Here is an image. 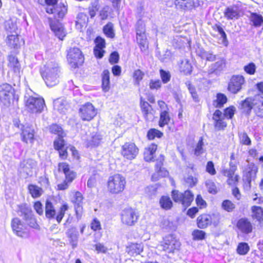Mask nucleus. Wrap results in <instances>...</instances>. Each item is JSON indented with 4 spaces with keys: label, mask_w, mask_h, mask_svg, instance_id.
I'll use <instances>...</instances> for the list:
<instances>
[{
    "label": "nucleus",
    "mask_w": 263,
    "mask_h": 263,
    "mask_svg": "<svg viewBox=\"0 0 263 263\" xmlns=\"http://www.w3.org/2000/svg\"><path fill=\"white\" fill-rule=\"evenodd\" d=\"M172 196L175 202L181 203L184 207L190 206L194 199L193 194L189 190L183 193L174 190L172 191Z\"/></svg>",
    "instance_id": "7"
},
{
    "label": "nucleus",
    "mask_w": 263,
    "mask_h": 263,
    "mask_svg": "<svg viewBox=\"0 0 263 263\" xmlns=\"http://www.w3.org/2000/svg\"><path fill=\"white\" fill-rule=\"evenodd\" d=\"M45 2L47 5L46 8L47 13H52L54 5L58 4V0H45Z\"/></svg>",
    "instance_id": "62"
},
{
    "label": "nucleus",
    "mask_w": 263,
    "mask_h": 263,
    "mask_svg": "<svg viewBox=\"0 0 263 263\" xmlns=\"http://www.w3.org/2000/svg\"><path fill=\"white\" fill-rule=\"evenodd\" d=\"M224 15L228 20H233L238 18V13L234 8L228 7L224 12Z\"/></svg>",
    "instance_id": "42"
},
{
    "label": "nucleus",
    "mask_w": 263,
    "mask_h": 263,
    "mask_svg": "<svg viewBox=\"0 0 263 263\" xmlns=\"http://www.w3.org/2000/svg\"><path fill=\"white\" fill-rule=\"evenodd\" d=\"M90 228L92 230L95 232L94 234L95 241L99 240L102 237V234L101 232L102 230V227L100 221L97 218H95L90 223Z\"/></svg>",
    "instance_id": "30"
},
{
    "label": "nucleus",
    "mask_w": 263,
    "mask_h": 263,
    "mask_svg": "<svg viewBox=\"0 0 263 263\" xmlns=\"http://www.w3.org/2000/svg\"><path fill=\"white\" fill-rule=\"evenodd\" d=\"M192 236L194 240H203L205 238V233L202 230H195L192 232Z\"/></svg>",
    "instance_id": "59"
},
{
    "label": "nucleus",
    "mask_w": 263,
    "mask_h": 263,
    "mask_svg": "<svg viewBox=\"0 0 263 263\" xmlns=\"http://www.w3.org/2000/svg\"><path fill=\"white\" fill-rule=\"evenodd\" d=\"M254 111L258 117L263 118V94L254 97Z\"/></svg>",
    "instance_id": "20"
},
{
    "label": "nucleus",
    "mask_w": 263,
    "mask_h": 263,
    "mask_svg": "<svg viewBox=\"0 0 263 263\" xmlns=\"http://www.w3.org/2000/svg\"><path fill=\"white\" fill-rule=\"evenodd\" d=\"M45 106L44 100L41 98L30 96L26 101L27 109L31 113L41 112Z\"/></svg>",
    "instance_id": "6"
},
{
    "label": "nucleus",
    "mask_w": 263,
    "mask_h": 263,
    "mask_svg": "<svg viewBox=\"0 0 263 263\" xmlns=\"http://www.w3.org/2000/svg\"><path fill=\"white\" fill-rule=\"evenodd\" d=\"M102 137L98 133L92 134L91 137L86 140V145L88 148H95L98 147L102 142Z\"/></svg>",
    "instance_id": "29"
},
{
    "label": "nucleus",
    "mask_w": 263,
    "mask_h": 263,
    "mask_svg": "<svg viewBox=\"0 0 263 263\" xmlns=\"http://www.w3.org/2000/svg\"><path fill=\"white\" fill-rule=\"evenodd\" d=\"M179 67L180 72L186 75L191 74L192 71V66L187 59L182 61Z\"/></svg>",
    "instance_id": "38"
},
{
    "label": "nucleus",
    "mask_w": 263,
    "mask_h": 263,
    "mask_svg": "<svg viewBox=\"0 0 263 263\" xmlns=\"http://www.w3.org/2000/svg\"><path fill=\"white\" fill-rule=\"evenodd\" d=\"M138 153V148L134 143H125L122 147V156L129 160L134 159Z\"/></svg>",
    "instance_id": "13"
},
{
    "label": "nucleus",
    "mask_w": 263,
    "mask_h": 263,
    "mask_svg": "<svg viewBox=\"0 0 263 263\" xmlns=\"http://www.w3.org/2000/svg\"><path fill=\"white\" fill-rule=\"evenodd\" d=\"M220 216L219 214H202L198 217L197 223L198 227L200 229H204L209 225L213 223L214 226H217L219 222Z\"/></svg>",
    "instance_id": "9"
},
{
    "label": "nucleus",
    "mask_w": 263,
    "mask_h": 263,
    "mask_svg": "<svg viewBox=\"0 0 263 263\" xmlns=\"http://www.w3.org/2000/svg\"><path fill=\"white\" fill-rule=\"evenodd\" d=\"M213 119L214 121V126L216 130L223 129L227 126V123L224 121L223 114L219 110H215L213 114Z\"/></svg>",
    "instance_id": "19"
},
{
    "label": "nucleus",
    "mask_w": 263,
    "mask_h": 263,
    "mask_svg": "<svg viewBox=\"0 0 263 263\" xmlns=\"http://www.w3.org/2000/svg\"><path fill=\"white\" fill-rule=\"evenodd\" d=\"M97 115V110L91 103L83 105V120L90 121Z\"/></svg>",
    "instance_id": "23"
},
{
    "label": "nucleus",
    "mask_w": 263,
    "mask_h": 263,
    "mask_svg": "<svg viewBox=\"0 0 263 263\" xmlns=\"http://www.w3.org/2000/svg\"><path fill=\"white\" fill-rule=\"evenodd\" d=\"M223 175L227 176L228 179L227 180L228 183L231 185H235L238 181V176L235 175L234 173L228 171H223Z\"/></svg>",
    "instance_id": "45"
},
{
    "label": "nucleus",
    "mask_w": 263,
    "mask_h": 263,
    "mask_svg": "<svg viewBox=\"0 0 263 263\" xmlns=\"http://www.w3.org/2000/svg\"><path fill=\"white\" fill-rule=\"evenodd\" d=\"M72 202L77 216L82 212V194L80 192H76L73 195Z\"/></svg>",
    "instance_id": "26"
},
{
    "label": "nucleus",
    "mask_w": 263,
    "mask_h": 263,
    "mask_svg": "<svg viewBox=\"0 0 263 263\" xmlns=\"http://www.w3.org/2000/svg\"><path fill=\"white\" fill-rule=\"evenodd\" d=\"M203 139L200 137L195 148V154L196 156H199L203 153Z\"/></svg>",
    "instance_id": "64"
},
{
    "label": "nucleus",
    "mask_w": 263,
    "mask_h": 263,
    "mask_svg": "<svg viewBox=\"0 0 263 263\" xmlns=\"http://www.w3.org/2000/svg\"><path fill=\"white\" fill-rule=\"evenodd\" d=\"M145 25L141 20H139L136 25L137 35H144L145 34Z\"/></svg>",
    "instance_id": "55"
},
{
    "label": "nucleus",
    "mask_w": 263,
    "mask_h": 263,
    "mask_svg": "<svg viewBox=\"0 0 263 263\" xmlns=\"http://www.w3.org/2000/svg\"><path fill=\"white\" fill-rule=\"evenodd\" d=\"M53 145L54 149L57 151L63 148L65 145V142L62 136H59V137L54 141Z\"/></svg>",
    "instance_id": "60"
},
{
    "label": "nucleus",
    "mask_w": 263,
    "mask_h": 263,
    "mask_svg": "<svg viewBox=\"0 0 263 263\" xmlns=\"http://www.w3.org/2000/svg\"><path fill=\"white\" fill-rule=\"evenodd\" d=\"M250 20L256 27H260L263 24V17L256 13L251 14Z\"/></svg>",
    "instance_id": "40"
},
{
    "label": "nucleus",
    "mask_w": 263,
    "mask_h": 263,
    "mask_svg": "<svg viewBox=\"0 0 263 263\" xmlns=\"http://www.w3.org/2000/svg\"><path fill=\"white\" fill-rule=\"evenodd\" d=\"M159 203L161 207L165 210L170 209L173 205L172 200L168 196H163L161 197Z\"/></svg>",
    "instance_id": "46"
},
{
    "label": "nucleus",
    "mask_w": 263,
    "mask_h": 263,
    "mask_svg": "<svg viewBox=\"0 0 263 263\" xmlns=\"http://www.w3.org/2000/svg\"><path fill=\"white\" fill-rule=\"evenodd\" d=\"M18 214L22 216L25 220L30 218L32 222L30 223V227L36 228L37 224L34 219L31 218V212L30 210L26 206V204H22L18 206Z\"/></svg>",
    "instance_id": "21"
},
{
    "label": "nucleus",
    "mask_w": 263,
    "mask_h": 263,
    "mask_svg": "<svg viewBox=\"0 0 263 263\" xmlns=\"http://www.w3.org/2000/svg\"><path fill=\"white\" fill-rule=\"evenodd\" d=\"M144 73L140 69L135 70L134 72L133 78L136 85H139L140 81L142 80Z\"/></svg>",
    "instance_id": "61"
},
{
    "label": "nucleus",
    "mask_w": 263,
    "mask_h": 263,
    "mask_svg": "<svg viewBox=\"0 0 263 263\" xmlns=\"http://www.w3.org/2000/svg\"><path fill=\"white\" fill-rule=\"evenodd\" d=\"M100 7L98 0H93L89 6L88 10L91 18H93L96 14Z\"/></svg>",
    "instance_id": "41"
},
{
    "label": "nucleus",
    "mask_w": 263,
    "mask_h": 263,
    "mask_svg": "<svg viewBox=\"0 0 263 263\" xmlns=\"http://www.w3.org/2000/svg\"><path fill=\"white\" fill-rule=\"evenodd\" d=\"M245 82L243 76L240 75L233 76L228 85V90L233 93H236L241 89L242 85Z\"/></svg>",
    "instance_id": "16"
},
{
    "label": "nucleus",
    "mask_w": 263,
    "mask_h": 263,
    "mask_svg": "<svg viewBox=\"0 0 263 263\" xmlns=\"http://www.w3.org/2000/svg\"><path fill=\"white\" fill-rule=\"evenodd\" d=\"M41 76L46 85L52 87L59 82L61 73L59 64L54 61H49L40 69Z\"/></svg>",
    "instance_id": "1"
},
{
    "label": "nucleus",
    "mask_w": 263,
    "mask_h": 263,
    "mask_svg": "<svg viewBox=\"0 0 263 263\" xmlns=\"http://www.w3.org/2000/svg\"><path fill=\"white\" fill-rule=\"evenodd\" d=\"M28 190L29 193L33 198L40 197L43 193L42 188L35 184H29L28 186Z\"/></svg>",
    "instance_id": "35"
},
{
    "label": "nucleus",
    "mask_w": 263,
    "mask_h": 263,
    "mask_svg": "<svg viewBox=\"0 0 263 263\" xmlns=\"http://www.w3.org/2000/svg\"><path fill=\"white\" fill-rule=\"evenodd\" d=\"M9 67L12 68L15 72H16L19 71L20 64L18 63L17 59L13 55L9 56Z\"/></svg>",
    "instance_id": "49"
},
{
    "label": "nucleus",
    "mask_w": 263,
    "mask_h": 263,
    "mask_svg": "<svg viewBox=\"0 0 263 263\" xmlns=\"http://www.w3.org/2000/svg\"><path fill=\"white\" fill-rule=\"evenodd\" d=\"M256 69V65L253 62L249 63L243 67L244 71L250 75L254 74L255 73Z\"/></svg>",
    "instance_id": "58"
},
{
    "label": "nucleus",
    "mask_w": 263,
    "mask_h": 263,
    "mask_svg": "<svg viewBox=\"0 0 263 263\" xmlns=\"http://www.w3.org/2000/svg\"><path fill=\"white\" fill-rule=\"evenodd\" d=\"M174 5L177 9L188 11L195 6L194 0H174Z\"/></svg>",
    "instance_id": "22"
},
{
    "label": "nucleus",
    "mask_w": 263,
    "mask_h": 263,
    "mask_svg": "<svg viewBox=\"0 0 263 263\" xmlns=\"http://www.w3.org/2000/svg\"><path fill=\"white\" fill-rule=\"evenodd\" d=\"M185 85L187 87V88L195 102H198V96L196 92V89L195 87L192 85L190 81H187L185 82Z\"/></svg>",
    "instance_id": "52"
},
{
    "label": "nucleus",
    "mask_w": 263,
    "mask_h": 263,
    "mask_svg": "<svg viewBox=\"0 0 263 263\" xmlns=\"http://www.w3.org/2000/svg\"><path fill=\"white\" fill-rule=\"evenodd\" d=\"M50 27L55 36L60 40H63L66 35L63 25L58 21L50 20Z\"/></svg>",
    "instance_id": "18"
},
{
    "label": "nucleus",
    "mask_w": 263,
    "mask_h": 263,
    "mask_svg": "<svg viewBox=\"0 0 263 263\" xmlns=\"http://www.w3.org/2000/svg\"><path fill=\"white\" fill-rule=\"evenodd\" d=\"M239 138L240 142L246 145H250L251 144V140L248 136L247 134L245 132L239 133Z\"/></svg>",
    "instance_id": "53"
},
{
    "label": "nucleus",
    "mask_w": 263,
    "mask_h": 263,
    "mask_svg": "<svg viewBox=\"0 0 263 263\" xmlns=\"http://www.w3.org/2000/svg\"><path fill=\"white\" fill-rule=\"evenodd\" d=\"M37 165V162L33 159H27L22 161L20 164L18 171L25 178L31 176Z\"/></svg>",
    "instance_id": "10"
},
{
    "label": "nucleus",
    "mask_w": 263,
    "mask_h": 263,
    "mask_svg": "<svg viewBox=\"0 0 263 263\" xmlns=\"http://www.w3.org/2000/svg\"><path fill=\"white\" fill-rule=\"evenodd\" d=\"M5 28L7 31L12 33L16 32V30H17V26L16 24L14 23L11 21L6 22Z\"/></svg>",
    "instance_id": "63"
},
{
    "label": "nucleus",
    "mask_w": 263,
    "mask_h": 263,
    "mask_svg": "<svg viewBox=\"0 0 263 263\" xmlns=\"http://www.w3.org/2000/svg\"><path fill=\"white\" fill-rule=\"evenodd\" d=\"M110 72L108 70L105 69L101 74L102 89L103 92H106L110 89Z\"/></svg>",
    "instance_id": "32"
},
{
    "label": "nucleus",
    "mask_w": 263,
    "mask_h": 263,
    "mask_svg": "<svg viewBox=\"0 0 263 263\" xmlns=\"http://www.w3.org/2000/svg\"><path fill=\"white\" fill-rule=\"evenodd\" d=\"M143 245L142 243H131L126 247V252L130 256H136L143 251Z\"/></svg>",
    "instance_id": "31"
},
{
    "label": "nucleus",
    "mask_w": 263,
    "mask_h": 263,
    "mask_svg": "<svg viewBox=\"0 0 263 263\" xmlns=\"http://www.w3.org/2000/svg\"><path fill=\"white\" fill-rule=\"evenodd\" d=\"M82 54L81 51L78 48L73 47L69 50L67 54V60L71 68L75 69L81 65Z\"/></svg>",
    "instance_id": "12"
},
{
    "label": "nucleus",
    "mask_w": 263,
    "mask_h": 263,
    "mask_svg": "<svg viewBox=\"0 0 263 263\" xmlns=\"http://www.w3.org/2000/svg\"><path fill=\"white\" fill-rule=\"evenodd\" d=\"M170 117L167 110H163L160 111V119L159 121V125L160 127H163L165 125L168 124L170 121Z\"/></svg>",
    "instance_id": "39"
},
{
    "label": "nucleus",
    "mask_w": 263,
    "mask_h": 263,
    "mask_svg": "<svg viewBox=\"0 0 263 263\" xmlns=\"http://www.w3.org/2000/svg\"><path fill=\"white\" fill-rule=\"evenodd\" d=\"M180 245V241L173 235L171 234L163 237L159 248L160 250L166 253H172L175 250H178Z\"/></svg>",
    "instance_id": "4"
},
{
    "label": "nucleus",
    "mask_w": 263,
    "mask_h": 263,
    "mask_svg": "<svg viewBox=\"0 0 263 263\" xmlns=\"http://www.w3.org/2000/svg\"><path fill=\"white\" fill-rule=\"evenodd\" d=\"M140 107L145 120H148V116L152 115V107L151 105L146 101H145L142 98L140 99Z\"/></svg>",
    "instance_id": "34"
},
{
    "label": "nucleus",
    "mask_w": 263,
    "mask_h": 263,
    "mask_svg": "<svg viewBox=\"0 0 263 263\" xmlns=\"http://www.w3.org/2000/svg\"><path fill=\"white\" fill-rule=\"evenodd\" d=\"M199 55L202 59H205L209 61H214L216 59V55L213 54V53L209 51H206L204 50H201Z\"/></svg>",
    "instance_id": "51"
},
{
    "label": "nucleus",
    "mask_w": 263,
    "mask_h": 263,
    "mask_svg": "<svg viewBox=\"0 0 263 263\" xmlns=\"http://www.w3.org/2000/svg\"><path fill=\"white\" fill-rule=\"evenodd\" d=\"M69 87L73 90V97H74V100L77 103H81V92L80 89H78L79 86L76 85L72 80L68 81Z\"/></svg>",
    "instance_id": "36"
},
{
    "label": "nucleus",
    "mask_w": 263,
    "mask_h": 263,
    "mask_svg": "<svg viewBox=\"0 0 263 263\" xmlns=\"http://www.w3.org/2000/svg\"><path fill=\"white\" fill-rule=\"evenodd\" d=\"M226 66V61L224 59H220L216 62L211 64L209 68V73H215L219 75Z\"/></svg>",
    "instance_id": "25"
},
{
    "label": "nucleus",
    "mask_w": 263,
    "mask_h": 263,
    "mask_svg": "<svg viewBox=\"0 0 263 263\" xmlns=\"http://www.w3.org/2000/svg\"><path fill=\"white\" fill-rule=\"evenodd\" d=\"M254 98H248L243 101L241 106L243 112L247 115H249L252 109L254 110Z\"/></svg>",
    "instance_id": "33"
},
{
    "label": "nucleus",
    "mask_w": 263,
    "mask_h": 263,
    "mask_svg": "<svg viewBox=\"0 0 263 263\" xmlns=\"http://www.w3.org/2000/svg\"><path fill=\"white\" fill-rule=\"evenodd\" d=\"M184 43V39L180 35H176L172 41L173 45L176 48L181 47Z\"/></svg>",
    "instance_id": "56"
},
{
    "label": "nucleus",
    "mask_w": 263,
    "mask_h": 263,
    "mask_svg": "<svg viewBox=\"0 0 263 263\" xmlns=\"http://www.w3.org/2000/svg\"><path fill=\"white\" fill-rule=\"evenodd\" d=\"M137 42L141 51L143 52L148 49V42L145 34L137 35Z\"/></svg>",
    "instance_id": "37"
},
{
    "label": "nucleus",
    "mask_w": 263,
    "mask_h": 263,
    "mask_svg": "<svg viewBox=\"0 0 263 263\" xmlns=\"http://www.w3.org/2000/svg\"><path fill=\"white\" fill-rule=\"evenodd\" d=\"M160 75L161 79L162 80V82L164 84H166L168 82L171 78V74L168 71H165L163 69L160 70Z\"/></svg>",
    "instance_id": "57"
},
{
    "label": "nucleus",
    "mask_w": 263,
    "mask_h": 263,
    "mask_svg": "<svg viewBox=\"0 0 263 263\" xmlns=\"http://www.w3.org/2000/svg\"><path fill=\"white\" fill-rule=\"evenodd\" d=\"M253 217L258 221H263V209L260 206H253L252 207Z\"/></svg>",
    "instance_id": "43"
},
{
    "label": "nucleus",
    "mask_w": 263,
    "mask_h": 263,
    "mask_svg": "<svg viewBox=\"0 0 263 263\" xmlns=\"http://www.w3.org/2000/svg\"><path fill=\"white\" fill-rule=\"evenodd\" d=\"M237 228L245 234H249L252 231L251 223L246 218L240 219L237 223Z\"/></svg>",
    "instance_id": "28"
},
{
    "label": "nucleus",
    "mask_w": 263,
    "mask_h": 263,
    "mask_svg": "<svg viewBox=\"0 0 263 263\" xmlns=\"http://www.w3.org/2000/svg\"><path fill=\"white\" fill-rule=\"evenodd\" d=\"M68 209V204L64 202L56 213L55 209L52 203L49 200H47L45 203V216L49 219H55L57 222L60 223Z\"/></svg>",
    "instance_id": "2"
},
{
    "label": "nucleus",
    "mask_w": 263,
    "mask_h": 263,
    "mask_svg": "<svg viewBox=\"0 0 263 263\" xmlns=\"http://www.w3.org/2000/svg\"><path fill=\"white\" fill-rule=\"evenodd\" d=\"M139 215L135 210L129 208L123 210L121 214L123 224L127 226H134L138 221Z\"/></svg>",
    "instance_id": "8"
},
{
    "label": "nucleus",
    "mask_w": 263,
    "mask_h": 263,
    "mask_svg": "<svg viewBox=\"0 0 263 263\" xmlns=\"http://www.w3.org/2000/svg\"><path fill=\"white\" fill-rule=\"evenodd\" d=\"M67 12V6L60 3L54 5L53 8V12L49 14H53L55 19L63 18Z\"/></svg>",
    "instance_id": "24"
},
{
    "label": "nucleus",
    "mask_w": 263,
    "mask_h": 263,
    "mask_svg": "<svg viewBox=\"0 0 263 263\" xmlns=\"http://www.w3.org/2000/svg\"><path fill=\"white\" fill-rule=\"evenodd\" d=\"M126 181L122 175L117 174L110 176L107 181L108 191L112 194H119L124 190Z\"/></svg>",
    "instance_id": "3"
},
{
    "label": "nucleus",
    "mask_w": 263,
    "mask_h": 263,
    "mask_svg": "<svg viewBox=\"0 0 263 263\" xmlns=\"http://www.w3.org/2000/svg\"><path fill=\"white\" fill-rule=\"evenodd\" d=\"M103 31L105 35L109 38L112 39L115 37L114 31V25L112 23L109 22L103 27Z\"/></svg>",
    "instance_id": "44"
},
{
    "label": "nucleus",
    "mask_w": 263,
    "mask_h": 263,
    "mask_svg": "<svg viewBox=\"0 0 263 263\" xmlns=\"http://www.w3.org/2000/svg\"><path fill=\"white\" fill-rule=\"evenodd\" d=\"M21 137L22 140L26 143L33 144L34 141L35 131L34 128L29 125H22Z\"/></svg>",
    "instance_id": "15"
},
{
    "label": "nucleus",
    "mask_w": 263,
    "mask_h": 263,
    "mask_svg": "<svg viewBox=\"0 0 263 263\" xmlns=\"http://www.w3.org/2000/svg\"><path fill=\"white\" fill-rule=\"evenodd\" d=\"M163 135V133L159 130L155 128H152L148 131L147 137L149 140H153L155 138H161Z\"/></svg>",
    "instance_id": "50"
},
{
    "label": "nucleus",
    "mask_w": 263,
    "mask_h": 263,
    "mask_svg": "<svg viewBox=\"0 0 263 263\" xmlns=\"http://www.w3.org/2000/svg\"><path fill=\"white\" fill-rule=\"evenodd\" d=\"M164 160V157L162 155L157 160L155 164L156 173L152 176V179L153 181H157L159 179V177H165L168 175V171L162 167Z\"/></svg>",
    "instance_id": "14"
},
{
    "label": "nucleus",
    "mask_w": 263,
    "mask_h": 263,
    "mask_svg": "<svg viewBox=\"0 0 263 263\" xmlns=\"http://www.w3.org/2000/svg\"><path fill=\"white\" fill-rule=\"evenodd\" d=\"M53 107L60 114H65L70 109V105L66 99L60 98L54 100Z\"/></svg>",
    "instance_id": "17"
},
{
    "label": "nucleus",
    "mask_w": 263,
    "mask_h": 263,
    "mask_svg": "<svg viewBox=\"0 0 263 263\" xmlns=\"http://www.w3.org/2000/svg\"><path fill=\"white\" fill-rule=\"evenodd\" d=\"M11 227L13 233L18 237L27 238L29 236L28 226L18 218L15 217L11 220Z\"/></svg>",
    "instance_id": "5"
},
{
    "label": "nucleus",
    "mask_w": 263,
    "mask_h": 263,
    "mask_svg": "<svg viewBox=\"0 0 263 263\" xmlns=\"http://www.w3.org/2000/svg\"><path fill=\"white\" fill-rule=\"evenodd\" d=\"M6 44L11 48L17 49L20 47L21 42L18 35L16 32L8 34L6 40Z\"/></svg>",
    "instance_id": "27"
},
{
    "label": "nucleus",
    "mask_w": 263,
    "mask_h": 263,
    "mask_svg": "<svg viewBox=\"0 0 263 263\" xmlns=\"http://www.w3.org/2000/svg\"><path fill=\"white\" fill-rule=\"evenodd\" d=\"M227 101V98L223 93H219L217 95V99L214 102V105L216 107H221Z\"/></svg>",
    "instance_id": "48"
},
{
    "label": "nucleus",
    "mask_w": 263,
    "mask_h": 263,
    "mask_svg": "<svg viewBox=\"0 0 263 263\" xmlns=\"http://www.w3.org/2000/svg\"><path fill=\"white\" fill-rule=\"evenodd\" d=\"M222 208L228 212H231L235 208V204L229 200H225L222 203Z\"/></svg>",
    "instance_id": "54"
},
{
    "label": "nucleus",
    "mask_w": 263,
    "mask_h": 263,
    "mask_svg": "<svg viewBox=\"0 0 263 263\" xmlns=\"http://www.w3.org/2000/svg\"><path fill=\"white\" fill-rule=\"evenodd\" d=\"M258 167L253 163H249L243 171V180L246 187H250L252 180L256 178Z\"/></svg>",
    "instance_id": "11"
},
{
    "label": "nucleus",
    "mask_w": 263,
    "mask_h": 263,
    "mask_svg": "<svg viewBox=\"0 0 263 263\" xmlns=\"http://www.w3.org/2000/svg\"><path fill=\"white\" fill-rule=\"evenodd\" d=\"M250 247L247 242H240L237 247V253L241 255H245L248 253Z\"/></svg>",
    "instance_id": "47"
}]
</instances>
